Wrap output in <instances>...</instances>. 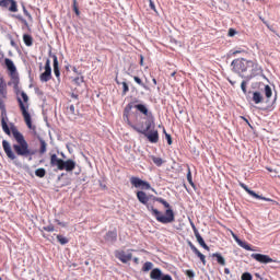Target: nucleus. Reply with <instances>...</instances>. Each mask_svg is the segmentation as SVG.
Returning <instances> with one entry per match:
<instances>
[{
  "label": "nucleus",
  "mask_w": 280,
  "mask_h": 280,
  "mask_svg": "<svg viewBox=\"0 0 280 280\" xmlns=\"http://www.w3.org/2000/svg\"><path fill=\"white\" fill-rule=\"evenodd\" d=\"M5 119L8 118L2 117L1 119L2 130L3 132H5V135H8V137H10V135H13L16 143L13 144L14 151H12V145L8 142V140H2V148L4 154H7L10 161H16V156H31L28 161H32V156H34L36 152L30 150V144L27 143V140H25V137L23 136V133H21V131H19L16 126L12 125L10 130V127L8 126V121Z\"/></svg>",
  "instance_id": "f257e3e1"
},
{
  "label": "nucleus",
  "mask_w": 280,
  "mask_h": 280,
  "mask_svg": "<svg viewBox=\"0 0 280 280\" xmlns=\"http://www.w3.org/2000/svg\"><path fill=\"white\" fill-rule=\"evenodd\" d=\"M137 198L139 202H141V205H144L151 215L155 218V220L161 224H172V222L176 220L172 206L163 197H154L153 202H160V205H163V207L166 209L165 214L159 211V209L154 208V203L150 202V197H148V194H145V191L138 190Z\"/></svg>",
  "instance_id": "f03ea898"
},
{
  "label": "nucleus",
  "mask_w": 280,
  "mask_h": 280,
  "mask_svg": "<svg viewBox=\"0 0 280 280\" xmlns=\"http://www.w3.org/2000/svg\"><path fill=\"white\" fill-rule=\"evenodd\" d=\"M154 127V120H145V127L143 125H131V128L139 135H144L150 143H159V130Z\"/></svg>",
  "instance_id": "7ed1b4c3"
},
{
  "label": "nucleus",
  "mask_w": 280,
  "mask_h": 280,
  "mask_svg": "<svg viewBox=\"0 0 280 280\" xmlns=\"http://www.w3.org/2000/svg\"><path fill=\"white\" fill-rule=\"evenodd\" d=\"M75 161L71 159L65 161L62 159H59V156L56 153L50 155V166L57 167L59 172H73V170H75Z\"/></svg>",
  "instance_id": "20e7f679"
},
{
  "label": "nucleus",
  "mask_w": 280,
  "mask_h": 280,
  "mask_svg": "<svg viewBox=\"0 0 280 280\" xmlns=\"http://www.w3.org/2000/svg\"><path fill=\"white\" fill-rule=\"evenodd\" d=\"M21 97H18V103L27 128L32 130V115L27 112L30 109V96H27V93L21 92Z\"/></svg>",
  "instance_id": "39448f33"
},
{
  "label": "nucleus",
  "mask_w": 280,
  "mask_h": 280,
  "mask_svg": "<svg viewBox=\"0 0 280 280\" xmlns=\"http://www.w3.org/2000/svg\"><path fill=\"white\" fill-rule=\"evenodd\" d=\"M252 65H253V60L241 58V59H234L231 63V67L234 73H238L240 78H244L242 73H246V71L250 69Z\"/></svg>",
  "instance_id": "423d86ee"
},
{
  "label": "nucleus",
  "mask_w": 280,
  "mask_h": 280,
  "mask_svg": "<svg viewBox=\"0 0 280 280\" xmlns=\"http://www.w3.org/2000/svg\"><path fill=\"white\" fill-rule=\"evenodd\" d=\"M240 187H242V189H244V191H246V194H248L249 196H252V198H255L256 200H265V202H272V205H277L276 200H272L268 197H264L257 192H255V190H252L250 188H248V186L242 182H240Z\"/></svg>",
  "instance_id": "0eeeda50"
},
{
  "label": "nucleus",
  "mask_w": 280,
  "mask_h": 280,
  "mask_svg": "<svg viewBox=\"0 0 280 280\" xmlns=\"http://www.w3.org/2000/svg\"><path fill=\"white\" fill-rule=\"evenodd\" d=\"M130 183L133 187H136V189H152V186L150 185V183L139 178V177H131L130 178Z\"/></svg>",
  "instance_id": "6e6552de"
},
{
  "label": "nucleus",
  "mask_w": 280,
  "mask_h": 280,
  "mask_svg": "<svg viewBox=\"0 0 280 280\" xmlns=\"http://www.w3.org/2000/svg\"><path fill=\"white\" fill-rule=\"evenodd\" d=\"M135 108H137V110L141 113V115H144V117H147V121H154V115H152V112L148 109V105L137 104L135 105Z\"/></svg>",
  "instance_id": "1a4fd4ad"
},
{
  "label": "nucleus",
  "mask_w": 280,
  "mask_h": 280,
  "mask_svg": "<svg viewBox=\"0 0 280 280\" xmlns=\"http://www.w3.org/2000/svg\"><path fill=\"white\" fill-rule=\"evenodd\" d=\"M45 71L39 75L40 82H49L51 80V61L49 59L46 60Z\"/></svg>",
  "instance_id": "9d476101"
},
{
  "label": "nucleus",
  "mask_w": 280,
  "mask_h": 280,
  "mask_svg": "<svg viewBox=\"0 0 280 280\" xmlns=\"http://www.w3.org/2000/svg\"><path fill=\"white\" fill-rule=\"evenodd\" d=\"M190 226L194 231L195 237H196L199 246H201V248H203L205 250H210V248L207 246V243L205 242V238H202V235H200V232L196 228V224H194V222H190Z\"/></svg>",
  "instance_id": "9b49d317"
},
{
  "label": "nucleus",
  "mask_w": 280,
  "mask_h": 280,
  "mask_svg": "<svg viewBox=\"0 0 280 280\" xmlns=\"http://www.w3.org/2000/svg\"><path fill=\"white\" fill-rule=\"evenodd\" d=\"M250 257H252V259H255L256 261H258V264H273V262H277V260H275L270 256L264 255V254H252Z\"/></svg>",
  "instance_id": "f8f14e48"
},
{
  "label": "nucleus",
  "mask_w": 280,
  "mask_h": 280,
  "mask_svg": "<svg viewBox=\"0 0 280 280\" xmlns=\"http://www.w3.org/2000/svg\"><path fill=\"white\" fill-rule=\"evenodd\" d=\"M250 73L249 75H247V80H253V78H257V75L262 73V69L261 66H259V63L255 62L252 60V65L249 66Z\"/></svg>",
  "instance_id": "ddd939ff"
},
{
  "label": "nucleus",
  "mask_w": 280,
  "mask_h": 280,
  "mask_svg": "<svg viewBox=\"0 0 280 280\" xmlns=\"http://www.w3.org/2000/svg\"><path fill=\"white\" fill-rule=\"evenodd\" d=\"M115 257L116 259H119V261H121V264H128V261L132 260V254H126V252L124 250H116L115 252Z\"/></svg>",
  "instance_id": "4468645a"
},
{
  "label": "nucleus",
  "mask_w": 280,
  "mask_h": 280,
  "mask_svg": "<svg viewBox=\"0 0 280 280\" xmlns=\"http://www.w3.org/2000/svg\"><path fill=\"white\" fill-rule=\"evenodd\" d=\"M1 8H9V12H19V7L14 0H0Z\"/></svg>",
  "instance_id": "2eb2a0df"
},
{
  "label": "nucleus",
  "mask_w": 280,
  "mask_h": 280,
  "mask_svg": "<svg viewBox=\"0 0 280 280\" xmlns=\"http://www.w3.org/2000/svg\"><path fill=\"white\" fill-rule=\"evenodd\" d=\"M233 240L236 242V244H238V246H241V248H244L245 250H250L253 252V247H250V244H247L246 241H242L237 234H235L233 231L230 232Z\"/></svg>",
  "instance_id": "dca6fc26"
},
{
  "label": "nucleus",
  "mask_w": 280,
  "mask_h": 280,
  "mask_svg": "<svg viewBox=\"0 0 280 280\" xmlns=\"http://www.w3.org/2000/svg\"><path fill=\"white\" fill-rule=\"evenodd\" d=\"M188 246L192 250V253L199 257L202 265L207 266V257L202 253H200L198 247H196V245H194V243H191V241L188 242Z\"/></svg>",
  "instance_id": "f3484780"
},
{
  "label": "nucleus",
  "mask_w": 280,
  "mask_h": 280,
  "mask_svg": "<svg viewBox=\"0 0 280 280\" xmlns=\"http://www.w3.org/2000/svg\"><path fill=\"white\" fill-rule=\"evenodd\" d=\"M49 57L52 58V67L55 77L60 80V67L58 66V56L56 54L49 52Z\"/></svg>",
  "instance_id": "a211bd4d"
},
{
  "label": "nucleus",
  "mask_w": 280,
  "mask_h": 280,
  "mask_svg": "<svg viewBox=\"0 0 280 280\" xmlns=\"http://www.w3.org/2000/svg\"><path fill=\"white\" fill-rule=\"evenodd\" d=\"M132 108H135V102L127 104L122 114L124 120L127 121V124L131 127L132 125L130 124V118L128 117V115H130V110H132Z\"/></svg>",
  "instance_id": "6ab92c4d"
},
{
  "label": "nucleus",
  "mask_w": 280,
  "mask_h": 280,
  "mask_svg": "<svg viewBox=\"0 0 280 280\" xmlns=\"http://www.w3.org/2000/svg\"><path fill=\"white\" fill-rule=\"evenodd\" d=\"M107 244H115L117 242V230L108 231L104 236Z\"/></svg>",
  "instance_id": "aec40b11"
},
{
  "label": "nucleus",
  "mask_w": 280,
  "mask_h": 280,
  "mask_svg": "<svg viewBox=\"0 0 280 280\" xmlns=\"http://www.w3.org/2000/svg\"><path fill=\"white\" fill-rule=\"evenodd\" d=\"M0 100H8V84L0 78Z\"/></svg>",
  "instance_id": "412c9836"
},
{
  "label": "nucleus",
  "mask_w": 280,
  "mask_h": 280,
  "mask_svg": "<svg viewBox=\"0 0 280 280\" xmlns=\"http://www.w3.org/2000/svg\"><path fill=\"white\" fill-rule=\"evenodd\" d=\"M163 271L159 268H154L151 270L150 272V279L152 280H161V278L163 277Z\"/></svg>",
  "instance_id": "4be33fe9"
},
{
  "label": "nucleus",
  "mask_w": 280,
  "mask_h": 280,
  "mask_svg": "<svg viewBox=\"0 0 280 280\" xmlns=\"http://www.w3.org/2000/svg\"><path fill=\"white\" fill-rule=\"evenodd\" d=\"M4 65L7 69L10 71V73H16V66H14V61H12V59L5 58Z\"/></svg>",
  "instance_id": "5701e85b"
},
{
  "label": "nucleus",
  "mask_w": 280,
  "mask_h": 280,
  "mask_svg": "<svg viewBox=\"0 0 280 280\" xmlns=\"http://www.w3.org/2000/svg\"><path fill=\"white\" fill-rule=\"evenodd\" d=\"M252 101L254 104H261L264 102V95L259 91L253 92Z\"/></svg>",
  "instance_id": "b1692460"
},
{
  "label": "nucleus",
  "mask_w": 280,
  "mask_h": 280,
  "mask_svg": "<svg viewBox=\"0 0 280 280\" xmlns=\"http://www.w3.org/2000/svg\"><path fill=\"white\" fill-rule=\"evenodd\" d=\"M212 257H215L217 264H219L220 266H226V259H224V256H222V254L214 253L212 254Z\"/></svg>",
  "instance_id": "393cba45"
},
{
  "label": "nucleus",
  "mask_w": 280,
  "mask_h": 280,
  "mask_svg": "<svg viewBox=\"0 0 280 280\" xmlns=\"http://www.w3.org/2000/svg\"><path fill=\"white\" fill-rule=\"evenodd\" d=\"M13 16H14V19H18V21H20V23H23L24 27H26V30H28V32L32 30V28L30 27V23H27V20H25V19L23 18V15L16 14V15H13Z\"/></svg>",
  "instance_id": "a878e982"
},
{
  "label": "nucleus",
  "mask_w": 280,
  "mask_h": 280,
  "mask_svg": "<svg viewBox=\"0 0 280 280\" xmlns=\"http://www.w3.org/2000/svg\"><path fill=\"white\" fill-rule=\"evenodd\" d=\"M23 40H24V45H26V47H32V45H34V38L32 37V35L24 34Z\"/></svg>",
  "instance_id": "bb28decb"
},
{
  "label": "nucleus",
  "mask_w": 280,
  "mask_h": 280,
  "mask_svg": "<svg viewBox=\"0 0 280 280\" xmlns=\"http://www.w3.org/2000/svg\"><path fill=\"white\" fill-rule=\"evenodd\" d=\"M39 140V154H45L47 152V142L43 138H38Z\"/></svg>",
  "instance_id": "cd10ccee"
},
{
  "label": "nucleus",
  "mask_w": 280,
  "mask_h": 280,
  "mask_svg": "<svg viewBox=\"0 0 280 280\" xmlns=\"http://www.w3.org/2000/svg\"><path fill=\"white\" fill-rule=\"evenodd\" d=\"M265 96H266V102H270V97H272V88L270 85H265Z\"/></svg>",
  "instance_id": "c85d7f7f"
},
{
  "label": "nucleus",
  "mask_w": 280,
  "mask_h": 280,
  "mask_svg": "<svg viewBox=\"0 0 280 280\" xmlns=\"http://www.w3.org/2000/svg\"><path fill=\"white\" fill-rule=\"evenodd\" d=\"M152 268H154V264H152V261H147L142 266V272H150Z\"/></svg>",
  "instance_id": "c756f323"
},
{
  "label": "nucleus",
  "mask_w": 280,
  "mask_h": 280,
  "mask_svg": "<svg viewBox=\"0 0 280 280\" xmlns=\"http://www.w3.org/2000/svg\"><path fill=\"white\" fill-rule=\"evenodd\" d=\"M133 80L136 83L139 84V86H142V89H144V91H149L150 88H148V85H145V83H143V81L141 80V78L139 77H133Z\"/></svg>",
  "instance_id": "7c9ffc66"
},
{
  "label": "nucleus",
  "mask_w": 280,
  "mask_h": 280,
  "mask_svg": "<svg viewBox=\"0 0 280 280\" xmlns=\"http://www.w3.org/2000/svg\"><path fill=\"white\" fill-rule=\"evenodd\" d=\"M46 174H47V171L45 168H37L35 171V176H37V178H45Z\"/></svg>",
  "instance_id": "2f4dec72"
},
{
  "label": "nucleus",
  "mask_w": 280,
  "mask_h": 280,
  "mask_svg": "<svg viewBox=\"0 0 280 280\" xmlns=\"http://www.w3.org/2000/svg\"><path fill=\"white\" fill-rule=\"evenodd\" d=\"M57 240H58L59 244H61V246L69 244V238H67L66 236H62L60 234L57 235Z\"/></svg>",
  "instance_id": "473e14b6"
},
{
  "label": "nucleus",
  "mask_w": 280,
  "mask_h": 280,
  "mask_svg": "<svg viewBox=\"0 0 280 280\" xmlns=\"http://www.w3.org/2000/svg\"><path fill=\"white\" fill-rule=\"evenodd\" d=\"M152 161L158 167H161V165H163V159L161 158L152 156Z\"/></svg>",
  "instance_id": "72a5a7b5"
},
{
  "label": "nucleus",
  "mask_w": 280,
  "mask_h": 280,
  "mask_svg": "<svg viewBox=\"0 0 280 280\" xmlns=\"http://www.w3.org/2000/svg\"><path fill=\"white\" fill-rule=\"evenodd\" d=\"M43 231H47V233H54V231H56V228L54 226V224H49V225L43 226Z\"/></svg>",
  "instance_id": "f704fd0d"
},
{
  "label": "nucleus",
  "mask_w": 280,
  "mask_h": 280,
  "mask_svg": "<svg viewBox=\"0 0 280 280\" xmlns=\"http://www.w3.org/2000/svg\"><path fill=\"white\" fill-rule=\"evenodd\" d=\"M187 180H188L189 185H191V187L195 186L194 179H192V177H191V168H188V172H187Z\"/></svg>",
  "instance_id": "c9c22d12"
},
{
  "label": "nucleus",
  "mask_w": 280,
  "mask_h": 280,
  "mask_svg": "<svg viewBox=\"0 0 280 280\" xmlns=\"http://www.w3.org/2000/svg\"><path fill=\"white\" fill-rule=\"evenodd\" d=\"M22 10L24 12V15L28 19V21H33L32 14L30 13V11H27V8H25V5H22Z\"/></svg>",
  "instance_id": "e433bc0d"
},
{
  "label": "nucleus",
  "mask_w": 280,
  "mask_h": 280,
  "mask_svg": "<svg viewBox=\"0 0 280 280\" xmlns=\"http://www.w3.org/2000/svg\"><path fill=\"white\" fill-rule=\"evenodd\" d=\"M121 85H122V95H126L128 91H130V88L128 86V83H126V81H124Z\"/></svg>",
  "instance_id": "4c0bfd02"
},
{
  "label": "nucleus",
  "mask_w": 280,
  "mask_h": 280,
  "mask_svg": "<svg viewBox=\"0 0 280 280\" xmlns=\"http://www.w3.org/2000/svg\"><path fill=\"white\" fill-rule=\"evenodd\" d=\"M242 280H253V275L250 272H244L241 277Z\"/></svg>",
  "instance_id": "58836bf2"
},
{
  "label": "nucleus",
  "mask_w": 280,
  "mask_h": 280,
  "mask_svg": "<svg viewBox=\"0 0 280 280\" xmlns=\"http://www.w3.org/2000/svg\"><path fill=\"white\" fill-rule=\"evenodd\" d=\"M72 8L77 16H80V9H78V1L74 0V3H72Z\"/></svg>",
  "instance_id": "ea45409f"
},
{
  "label": "nucleus",
  "mask_w": 280,
  "mask_h": 280,
  "mask_svg": "<svg viewBox=\"0 0 280 280\" xmlns=\"http://www.w3.org/2000/svg\"><path fill=\"white\" fill-rule=\"evenodd\" d=\"M73 82H75L78 84V86H80V84H82V82H84V77H77L73 79Z\"/></svg>",
  "instance_id": "a19ab883"
},
{
  "label": "nucleus",
  "mask_w": 280,
  "mask_h": 280,
  "mask_svg": "<svg viewBox=\"0 0 280 280\" xmlns=\"http://www.w3.org/2000/svg\"><path fill=\"white\" fill-rule=\"evenodd\" d=\"M247 85H248V81H242L241 89H242L244 95H246V93H247V90H246Z\"/></svg>",
  "instance_id": "79ce46f5"
},
{
  "label": "nucleus",
  "mask_w": 280,
  "mask_h": 280,
  "mask_svg": "<svg viewBox=\"0 0 280 280\" xmlns=\"http://www.w3.org/2000/svg\"><path fill=\"white\" fill-rule=\"evenodd\" d=\"M67 112L70 114V115H75V106L74 105H70L67 107Z\"/></svg>",
  "instance_id": "37998d69"
},
{
  "label": "nucleus",
  "mask_w": 280,
  "mask_h": 280,
  "mask_svg": "<svg viewBox=\"0 0 280 280\" xmlns=\"http://www.w3.org/2000/svg\"><path fill=\"white\" fill-rule=\"evenodd\" d=\"M186 275L189 277V279H194V277H196V272H194L191 269L186 270Z\"/></svg>",
  "instance_id": "c03bdc74"
},
{
  "label": "nucleus",
  "mask_w": 280,
  "mask_h": 280,
  "mask_svg": "<svg viewBox=\"0 0 280 280\" xmlns=\"http://www.w3.org/2000/svg\"><path fill=\"white\" fill-rule=\"evenodd\" d=\"M164 133H165V138H166V141L168 143V145H172V136L170 133H167L164 129Z\"/></svg>",
  "instance_id": "a18cd8bd"
},
{
  "label": "nucleus",
  "mask_w": 280,
  "mask_h": 280,
  "mask_svg": "<svg viewBox=\"0 0 280 280\" xmlns=\"http://www.w3.org/2000/svg\"><path fill=\"white\" fill-rule=\"evenodd\" d=\"M5 100L7 98H0V110H5Z\"/></svg>",
  "instance_id": "49530a36"
},
{
  "label": "nucleus",
  "mask_w": 280,
  "mask_h": 280,
  "mask_svg": "<svg viewBox=\"0 0 280 280\" xmlns=\"http://www.w3.org/2000/svg\"><path fill=\"white\" fill-rule=\"evenodd\" d=\"M149 5L153 10V12H156V5L154 4V1L149 0Z\"/></svg>",
  "instance_id": "de8ad7c7"
},
{
  "label": "nucleus",
  "mask_w": 280,
  "mask_h": 280,
  "mask_svg": "<svg viewBox=\"0 0 280 280\" xmlns=\"http://www.w3.org/2000/svg\"><path fill=\"white\" fill-rule=\"evenodd\" d=\"M160 280H174V279H172V276H170V275H162V278H160Z\"/></svg>",
  "instance_id": "09e8293b"
},
{
  "label": "nucleus",
  "mask_w": 280,
  "mask_h": 280,
  "mask_svg": "<svg viewBox=\"0 0 280 280\" xmlns=\"http://www.w3.org/2000/svg\"><path fill=\"white\" fill-rule=\"evenodd\" d=\"M235 34H237V31H235L234 28L229 30V36L233 37L235 36Z\"/></svg>",
  "instance_id": "8fccbe9b"
},
{
  "label": "nucleus",
  "mask_w": 280,
  "mask_h": 280,
  "mask_svg": "<svg viewBox=\"0 0 280 280\" xmlns=\"http://www.w3.org/2000/svg\"><path fill=\"white\" fill-rule=\"evenodd\" d=\"M241 119L245 122H247V125L249 126V128H253V126L250 125V122L248 121V118L242 116Z\"/></svg>",
  "instance_id": "3c124183"
},
{
  "label": "nucleus",
  "mask_w": 280,
  "mask_h": 280,
  "mask_svg": "<svg viewBox=\"0 0 280 280\" xmlns=\"http://www.w3.org/2000/svg\"><path fill=\"white\" fill-rule=\"evenodd\" d=\"M73 73H77V75H82V72L78 71V68H72Z\"/></svg>",
  "instance_id": "603ef678"
},
{
  "label": "nucleus",
  "mask_w": 280,
  "mask_h": 280,
  "mask_svg": "<svg viewBox=\"0 0 280 280\" xmlns=\"http://www.w3.org/2000/svg\"><path fill=\"white\" fill-rule=\"evenodd\" d=\"M243 51H244V50H242V49L234 50V51H233V55H234V56H237V54H242Z\"/></svg>",
  "instance_id": "864d4df0"
},
{
  "label": "nucleus",
  "mask_w": 280,
  "mask_h": 280,
  "mask_svg": "<svg viewBox=\"0 0 280 280\" xmlns=\"http://www.w3.org/2000/svg\"><path fill=\"white\" fill-rule=\"evenodd\" d=\"M224 273H225V275H231V270H230L229 268H225V269H224Z\"/></svg>",
  "instance_id": "5fc2aeb1"
},
{
  "label": "nucleus",
  "mask_w": 280,
  "mask_h": 280,
  "mask_svg": "<svg viewBox=\"0 0 280 280\" xmlns=\"http://www.w3.org/2000/svg\"><path fill=\"white\" fill-rule=\"evenodd\" d=\"M140 65L143 67V56H140Z\"/></svg>",
  "instance_id": "6e6d98bb"
},
{
  "label": "nucleus",
  "mask_w": 280,
  "mask_h": 280,
  "mask_svg": "<svg viewBox=\"0 0 280 280\" xmlns=\"http://www.w3.org/2000/svg\"><path fill=\"white\" fill-rule=\"evenodd\" d=\"M229 82L232 86H235V81H232L231 79H229Z\"/></svg>",
  "instance_id": "4d7b16f0"
},
{
  "label": "nucleus",
  "mask_w": 280,
  "mask_h": 280,
  "mask_svg": "<svg viewBox=\"0 0 280 280\" xmlns=\"http://www.w3.org/2000/svg\"><path fill=\"white\" fill-rule=\"evenodd\" d=\"M135 264H139V258H133Z\"/></svg>",
  "instance_id": "13d9d810"
},
{
  "label": "nucleus",
  "mask_w": 280,
  "mask_h": 280,
  "mask_svg": "<svg viewBox=\"0 0 280 280\" xmlns=\"http://www.w3.org/2000/svg\"><path fill=\"white\" fill-rule=\"evenodd\" d=\"M72 97H74V100H78V95L75 94H72Z\"/></svg>",
  "instance_id": "bf43d9fd"
},
{
  "label": "nucleus",
  "mask_w": 280,
  "mask_h": 280,
  "mask_svg": "<svg viewBox=\"0 0 280 280\" xmlns=\"http://www.w3.org/2000/svg\"><path fill=\"white\" fill-rule=\"evenodd\" d=\"M56 222H57V224H59V225L62 224V222H60V220H56Z\"/></svg>",
  "instance_id": "052dcab7"
},
{
  "label": "nucleus",
  "mask_w": 280,
  "mask_h": 280,
  "mask_svg": "<svg viewBox=\"0 0 280 280\" xmlns=\"http://www.w3.org/2000/svg\"><path fill=\"white\" fill-rule=\"evenodd\" d=\"M152 82H153V84H156V80L154 78L152 79Z\"/></svg>",
  "instance_id": "680f3d73"
},
{
  "label": "nucleus",
  "mask_w": 280,
  "mask_h": 280,
  "mask_svg": "<svg viewBox=\"0 0 280 280\" xmlns=\"http://www.w3.org/2000/svg\"><path fill=\"white\" fill-rule=\"evenodd\" d=\"M171 75H172V78H174V75H176V72H172V74H171Z\"/></svg>",
  "instance_id": "e2e57ef3"
},
{
  "label": "nucleus",
  "mask_w": 280,
  "mask_h": 280,
  "mask_svg": "<svg viewBox=\"0 0 280 280\" xmlns=\"http://www.w3.org/2000/svg\"><path fill=\"white\" fill-rule=\"evenodd\" d=\"M0 58H3V55H2V54H0Z\"/></svg>",
  "instance_id": "0e129e2a"
},
{
  "label": "nucleus",
  "mask_w": 280,
  "mask_h": 280,
  "mask_svg": "<svg viewBox=\"0 0 280 280\" xmlns=\"http://www.w3.org/2000/svg\"><path fill=\"white\" fill-rule=\"evenodd\" d=\"M116 82L119 84V82L117 81V79H116Z\"/></svg>",
  "instance_id": "69168bd1"
},
{
  "label": "nucleus",
  "mask_w": 280,
  "mask_h": 280,
  "mask_svg": "<svg viewBox=\"0 0 280 280\" xmlns=\"http://www.w3.org/2000/svg\"><path fill=\"white\" fill-rule=\"evenodd\" d=\"M73 3H75V0H73Z\"/></svg>",
  "instance_id": "338daca9"
},
{
  "label": "nucleus",
  "mask_w": 280,
  "mask_h": 280,
  "mask_svg": "<svg viewBox=\"0 0 280 280\" xmlns=\"http://www.w3.org/2000/svg\"><path fill=\"white\" fill-rule=\"evenodd\" d=\"M0 280H2V278L0 277Z\"/></svg>",
  "instance_id": "774afa93"
}]
</instances>
